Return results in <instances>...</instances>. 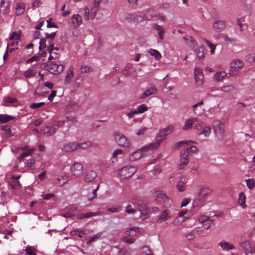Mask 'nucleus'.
<instances>
[{
  "instance_id": "nucleus-1",
  "label": "nucleus",
  "mask_w": 255,
  "mask_h": 255,
  "mask_svg": "<svg viewBox=\"0 0 255 255\" xmlns=\"http://www.w3.org/2000/svg\"><path fill=\"white\" fill-rule=\"evenodd\" d=\"M174 127L172 125H168L165 128L159 129L156 135V141L145 146L143 149H145L148 148H157L161 143L165 139L166 136L171 133Z\"/></svg>"
},
{
  "instance_id": "nucleus-2",
  "label": "nucleus",
  "mask_w": 255,
  "mask_h": 255,
  "mask_svg": "<svg viewBox=\"0 0 255 255\" xmlns=\"http://www.w3.org/2000/svg\"><path fill=\"white\" fill-rule=\"evenodd\" d=\"M136 171V169L133 166H125L118 172L119 176L122 179L131 177Z\"/></svg>"
},
{
  "instance_id": "nucleus-3",
  "label": "nucleus",
  "mask_w": 255,
  "mask_h": 255,
  "mask_svg": "<svg viewBox=\"0 0 255 255\" xmlns=\"http://www.w3.org/2000/svg\"><path fill=\"white\" fill-rule=\"evenodd\" d=\"M194 74L196 87L197 88L201 87L204 83V75L202 70L200 68H195Z\"/></svg>"
},
{
  "instance_id": "nucleus-4",
  "label": "nucleus",
  "mask_w": 255,
  "mask_h": 255,
  "mask_svg": "<svg viewBox=\"0 0 255 255\" xmlns=\"http://www.w3.org/2000/svg\"><path fill=\"white\" fill-rule=\"evenodd\" d=\"M45 69L51 73L56 74L60 73L63 71L64 66L62 64L57 65L52 62H49V63L47 64L46 66H45Z\"/></svg>"
},
{
  "instance_id": "nucleus-5",
  "label": "nucleus",
  "mask_w": 255,
  "mask_h": 255,
  "mask_svg": "<svg viewBox=\"0 0 255 255\" xmlns=\"http://www.w3.org/2000/svg\"><path fill=\"white\" fill-rule=\"evenodd\" d=\"M114 135L116 141L120 146L125 147L129 146L130 143L124 135L119 132H115Z\"/></svg>"
},
{
  "instance_id": "nucleus-6",
  "label": "nucleus",
  "mask_w": 255,
  "mask_h": 255,
  "mask_svg": "<svg viewBox=\"0 0 255 255\" xmlns=\"http://www.w3.org/2000/svg\"><path fill=\"white\" fill-rule=\"evenodd\" d=\"M195 219L196 221L194 224H198L197 223H199L206 229H209L213 223V221L210 220L208 217L206 216H201L195 218Z\"/></svg>"
},
{
  "instance_id": "nucleus-7",
  "label": "nucleus",
  "mask_w": 255,
  "mask_h": 255,
  "mask_svg": "<svg viewBox=\"0 0 255 255\" xmlns=\"http://www.w3.org/2000/svg\"><path fill=\"white\" fill-rule=\"evenodd\" d=\"M153 197L156 201L160 202L167 203L169 204L170 200L165 193L161 191H156L153 194Z\"/></svg>"
},
{
  "instance_id": "nucleus-8",
  "label": "nucleus",
  "mask_w": 255,
  "mask_h": 255,
  "mask_svg": "<svg viewBox=\"0 0 255 255\" xmlns=\"http://www.w3.org/2000/svg\"><path fill=\"white\" fill-rule=\"evenodd\" d=\"M71 171L73 175L78 177L83 173V166L79 162H76L71 166Z\"/></svg>"
},
{
  "instance_id": "nucleus-9",
  "label": "nucleus",
  "mask_w": 255,
  "mask_h": 255,
  "mask_svg": "<svg viewBox=\"0 0 255 255\" xmlns=\"http://www.w3.org/2000/svg\"><path fill=\"white\" fill-rule=\"evenodd\" d=\"M145 147V146L143 147V148H142L140 149H138V150L135 151L133 153H132L131 154H130L129 157V160L132 161H134L136 160H138L141 158V157L143 155V152H146L149 149L152 150V149H154V148H146V149H144L143 148Z\"/></svg>"
},
{
  "instance_id": "nucleus-10",
  "label": "nucleus",
  "mask_w": 255,
  "mask_h": 255,
  "mask_svg": "<svg viewBox=\"0 0 255 255\" xmlns=\"http://www.w3.org/2000/svg\"><path fill=\"white\" fill-rule=\"evenodd\" d=\"M212 192L211 188L208 186H202L199 190L198 197L205 201V199L207 196L210 195Z\"/></svg>"
},
{
  "instance_id": "nucleus-11",
  "label": "nucleus",
  "mask_w": 255,
  "mask_h": 255,
  "mask_svg": "<svg viewBox=\"0 0 255 255\" xmlns=\"http://www.w3.org/2000/svg\"><path fill=\"white\" fill-rule=\"evenodd\" d=\"M191 151V147H189L186 150H182L180 153V161L182 163L183 165H186L189 161V159L188 158L189 156V152Z\"/></svg>"
},
{
  "instance_id": "nucleus-12",
  "label": "nucleus",
  "mask_w": 255,
  "mask_h": 255,
  "mask_svg": "<svg viewBox=\"0 0 255 255\" xmlns=\"http://www.w3.org/2000/svg\"><path fill=\"white\" fill-rule=\"evenodd\" d=\"M213 129L216 133L222 134L224 132V126L219 121H215L213 122Z\"/></svg>"
},
{
  "instance_id": "nucleus-13",
  "label": "nucleus",
  "mask_w": 255,
  "mask_h": 255,
  "mask_svg": "<svg viewBox=\"0 0 255 255\" xmlns=\"http://www.w3.org/2000/svg\"><path fill=\"white\" fill-rule=\"evenodd\" d=\"M203 104L202 101L192 106V109L195 115L197 116H201L204 112V109L201 106Z\"/></svg>"
},
{
  "instance_id": "nucleus-14",
  "label": "nucleus",
  "mask_w": 255,
  "mask_h": 255,
  "mask_svg": "<svg viewBox=\"0 0 255 255\" xmlns=\"http://www.w3.org/2000/svg\"><path fill=\"white\" fill-rule=\"evenodd\" d=\"M71 21L74 27H79L82 24V16L79 14H73L71 17Z\"/></svg>"
},
{
  "instance_id": "nucleus-15",
  "label": "nucleus",
  "mask_w": 255,
  "mask_h": 255,
  "mask_svg": "<svg viewBox=\"0 0 255 255\" xmlns=\"http://www.w3.org/2000/svg\"><path fill=\"white\" fill-rule=\"evenodd\" d=\"M241 246L245 252L246 255H248V254H252L254 251V249L251 246L249 241H245L242 242Z\"/></svg>"
},
{
  "instance_id": "nucleus-16",
  "label": "nucleus",
  "mask_w": 255,
  "mask_h": 255,
  "mask_svg": "<svg viewBox=\"0 0 255 255\" xmlns=\"http://www.w3.org/2000/svg\"><path fill=\"white\" fill-rule=\"evenodd\" d=\"M10 2V0H1L0 7L3 14L8 12Z\"/></svg>"
},
{
  "instance_id": "nucleus-17",
  "label": "nucleus",
  "mask_w": 255,
  "mask_h": 255,
  "mask_svg": "<svg viewBox=\"0 0 255 255\" xmlns=\"http://www.w3.org/2000/svg\"><path fill=\"white\" fill-rule=\"evenodd\" d=\"M97 174L96 171L90 170L85 175L84 181L86 183L91 182L97 177Z\"/></svg>"
},
{
  "instance_id": "nucleus-18",
  "label": "nucleus",
  "mask_w": 255,
  "mask_h": 255,
  "mask_svg": "<svg viewBox=\"0 0 255 255\" xmlns=\"http://www.w3.org/2000/svg\"><path fill=\"white\" fill-rule=\"evenodd\" d=\"M62 149L66 152L73 151L77 149V143L75 142L68 143L63 146Z\"/></svg>"
},
{
  "instance_id": "nucleus-19",
  "label": "nucleus",
  "mask_w": 255,
  "mask_h": 255,
  "mask_svg": "<svg viewBox=\"0 0 255 255\" xmlns=\"http://www.w3.org/2000/svg\"><path fill=\"white\" fill-rule=\"evenodd\" d=\"M225 27V24L224 21L219 20L214 23L213 25V28L214 31L220 32L223 30Z\"/></svg>"
},
{
  "instance_id": "nucleus-20",
  "label": "nucleus",
  "mask_w": 255,
  "mask_h": 255,
  "mask_svg": "<svg viewBox=\"0 0 255 255\" xmlns=\"http://www.w3.org/2000/svg\"><path fill=\"white\" fill-rule=\"evenodd\" d=\"M157 89L155 87H151L147 89L145 92L143 93L140 98L144 99L147 97L150 96L152 95H154L157 92Z\"/></svg>"
},
{
  "instance_id": "nucleus-21",
  "label": "nucleus",
  "mask_w": 255,
  "mask_h": 255,
  "mask_svg": "<svg viewBox=\"0 0 255 255\" xmlns=\"http://www.w3.org/2000/svg\"><path fill=\"white\" fill-rule=\"evenodd\" d=\"M87 233L86 231H83L80 229H75L70 232V235L71 237L77 236L79 238H81L83 235H86Z\"/></svg>"
},
{
  "instance_id": "nucleus-22",
  "label": "nucleus",
  "mask_w": 255,
  "mask_h": 255,
  "mask_svg": "<svg viewBox=\"0 0 255 255\" xmlns=\"http://www.w3.org/2000/svg\"><path fill=\"white\" fill-rule=\"evenodd\" d=\"M219 245L224 250L228 251L234 250L235 249V247L233 245L225 241L221 242L219 244Z\"/></svg>"
},
{
  "instance_id": "nucleus-23",
  "label": "nucleus",
  "mask_w": 255,
  "mask_h": 255,
  "mask_svg": "<svg viewBox=\"0 0 255 255\" xmlns=\"http://www.w3.org/2000/svg\"><path fill=\"white\" fill-rule=\"evenodd\" d=\"M190 216L191 212L190 210L182 211L178 213V218H183V219L180 221L181 223L185 221L186 219L190 218Z\"/></svg>"
},
{
  "instance_id": "nucleus-24",
  "label": "nucleus",
  "mask_w": 255,
  "mask_h": 255,
  "mask_svg": "<svg viewBox=\"0 0 255 255\" xmlns=\"http://www.w3.org/2000/svg\"><path fill=\"white\" fill-rule=\"evenodd\" d=\"M74 76V68L71 67L67 71V75L66 76L65 83L66 84H69L71 82V78Z\"/></svg>"
},
{
  "instance_id": "nucleus-25",
  "label": "nucleus",
  "mask_w": 255,
  "mask_h": 255,
  "mask_svg": "<svg viewBox=\"0 0 255 255\" xmlns=\"http://www.w3.org/2000/svg\"><path fill=\"white\" fill-rule=\"evenodd\" d=\"M64 123V121H58L56 124L53 125L50 128V135L54 134L56 131L58 130L59 128L62 126Z\"/></svg>"
},
{
  "instance_id": "nucleus-26",
  "label": "nucleus",
  "mask_w": 255,
  "mask_h": 255,
  "mask_svg": "<svg viewBox=\"0 0 255 255\" xmlns=\"http://www.w3.org/2000/svg\"><path fill=\"white\" fill-rule=\"evenodd\" d=\"M67 182V179L66 177L61 176L56 179L54 182V184L62 187Z\"/></svg>"
},
{
  "instance_id": "nucleus-27",
  "label": "nucleus",
  "mask_w": 255,
  "mask_h": 255,
  "mask_svg": "<svg viewBox=\"0 0 255 255\" xmlns=\"http://www.w3.org/2000/svg\"><path fill=\"white\" fill-rule=\"evenodd\" d=\"M246 196L243 192H241L239 195L238 203L242 207L245 208L246 207Z\"/></svg>"
},
{
  "instance_id": "nucleus-28",
  "label": "nucleus",
  "mask_w": 255,
  "mask_h": 255,
  "mask_svg": "<svg viewBox=\"0 0 255 255\" xmlns=\"http://www.w3.org/2000/svg\"><path fill=\"white\" fill-rule=\"evenodd\" d=\"M170 217L168 211H163L159 218H158L157 222L159 223H162V222L165 221L166 220L169 219Z\"/></svg>"
},
{
  "instance_id": "nucleus-29",
  "label": "nucleus",
  "mask_w": 255,
  "mask_h": 255,
  "mask_svg": "<svg viewBox=\"0 0 255 255\" xmlns=\"http://www.w3.org/2000/svg\"><path fill=\"white\" fill-rule=\"evenodd\" d=\"M231 67L233 68H239L241 69L243 66L244 64L243 62L240 60H234L231 64Z\"/></svg>"
},
{
  "instance_id": "nucleus-30",
  "label": "nucleus",
  "mask_w": 255,
  "mask_h": 255,
  "mask_svg": "<svg viewBox=\"0 0 255 255\" xmlns=\"http://www.w3.org/2000/svg\"><path fill=\"white\" fill-rule=\"evenodd\" d=\"M14 118V117L11 116L0 114V122L1 123H5L13 120Z\"/></svg>"
},
{
  "instance_id": "nucleus-31",
  "label": "nucleus",
  "mask_w": 255,
  "mask_h": 255,
  "mask_svg": "<svg viewBox=\"0 0 255 255\" xmlns=\"http://www.w3.org/2000/svg\"><path fill=\"white\" fill-rule=\"evenodd\" d=\"M206 53V50L203 45L199 47L196 51V54L199 58H203Z\"/></svg>"
},
{
  "instance_id": "nucleus-32",
  "label": "nucleus",
  "mask_w": 255,
  "mask_h": 255,
  "mask_svg": "<svg viewBox=\"0 0 255 255\" xmlns=\"http://www.w3.org/2000/svg\"><path fill=\"white\" fill-rule=\"evenodd\" d=\"M37 73L36 70L29 68L24 72V76L26 78H30L34 76Z\"/></svg>"
},
{
  "instance_id": "nucleus-33",
  "label": "nucleus",
  "mask_w": 255,
  "mask_h": 255,
  "mask_svg": "<svg viewBox=\"0 0 255 255\" xmlns=\"http://www.w3.org/2000/svg\"><path fill=\"white\" fill-rule=\"evenodd\" d=\"M77 143V149H86L92 145V143L90 141H85L82 143Z\"/></svg>"
},
{
  "instance_id": "nucleus-34",
  "label": "nucleus",
  "mask_w": 255,
  "mask_h": 255,
  "mask_svg": "<svg viewBox=\"0 0 255 255\" xmlns=\"http://www.w3.org/2000/svg\"><path fill=\"white\" fill-rule=\"evenodd\" d=\"M227 74L224 71H221L217 72L214 75V79L217 81H220L222 80L226 76Z\"/></svg>"
},
{
  "instance_id": "nucleus-35",
  "label": "nucleus",
  "mask_w": 255,
  "mask_h": 255,
  "mask_svg": "<svg viewBox=\"0 0 255 255\" xmlns=\"http://www.w3.org/2000/svg\"><path fill=\"white\" fill-rule=\"evenodd\" d=\"M235 89L234 86L232 85H224L221 87V91L225 93H229L231 91H234Z\"/></svg>"
},
{
  "instance_id": "nucleus-36",
  "label": "nucleus",
  "mask_w": 255,
  "mask_h": 255,
  "mask_svg": "<svg viewBox=\"0 0 255 255\" xmlns=\"http://www.w3.org/2000/svg\"><path fill=\"white\" fill-rule=\"evenodd\" d=\"M176 188L179 192L184 191L185 189V181L183 180L179 181L176 185Z\"/></svg>"
},
{
  "instance_id": "nucleus-37",
  "label": "nucleus",
  "mask_w": 255,
  "mask_h": 255,
  "mask_svg": "<svg viewBox=\"0 0 255 255\" xmlns=\"http://www.w3.org/2000/svg\"><path fill=\"white\" fill-rule=\"evenodd\" d=\"M211 128L210 127H206L203 129L202 130L201 132H200L199 134H204L205 137H209L211 133Z\"/></svg>"
},
{
  "instance_id": "nucleus-38",
  "label": "nucleus",
  "mask_w": 255,
  "mask_h": 255,
  "mask_svg": "<svg viewBox=\"0 0 255 255\" xmlns=\"http://www.w3.org/2000/svg\"><path fill=\"white\" fill-rule=\"evenodd\" d=\"M1 129L4 131L6 135L10 137L12 135L10 127L8 125H4L1 127Z\"/></svg>"
},
{
  "instance_id": "nucleus-39",
  "label": "nucleus",
  "mask_w": 255,
  "mask_h": 255,
  "mask_svg": "<svg viewBox=\"0 0 255 255\" xmlns=\"http://www.w3.org/2000/svg\"><path fill=\"white\" fill-rule=\"evenodd\" d=\"M102 234V232L98 233L97 234L95 235L94 236H92L90 240L87 242V244L88 245H90L93 242H96L97 240H98L101 236Z\"/></svg>"
},
{
  "instance_id": "nucleus-40",
  "label": "nucleus",
  "mask_w": 255,
  "mask_h": 255,
  "mask_svg": "<svg viewBox=\"0 0 255 255\" xmlns=\"http://www.w3.org/2000/svg\"><path fill=\"white\" fill-rule=\"evenodd\" d=\"M26 255H36V252L35 249L31 246H28L25 249Z\"/></svg>"
},
{
  "instance_id": "nucleus-41",
  "label": "nucleus",
  "mask_w": 255,
  "mask_h": 255,
  "mask_svg": "<svg viewBox=\"0 0 255 255\" xmlns=\"http://www.w3.org/2000/svg\"><path fill=\"white\" fill-rule=\"evenodd\" d=\"M148 52L152 56H154L156 59H159L161 58L160 53L156 50L153 49H150L148 50Z\"/></svg>"
},
{
  "instance_id": "nucleus-42",
  "label": "nucleus",
  "mask_w": 255,
  "mask_h": 255,
  "mask_svg": "<svg viewBox=\"0 0 255 255\" xmlns=\"http://www.w3.org/2000/svg\"><path fill=\"white\" fill-rule=\"evenodd\" d=\"M204 202V201L198 197V199H195L192 202V208H195V207H198L199 206H200L202 205V204Z\"/></svg>"
},
{
  "instance_id": "nucleus-43",
  "label": "nucleus",
  "mask_w": 255,
  "mask_h": 255,
  "mask_svg": "<svg viewBox=\"0 0 255 255\" xmlns=\"http://www.w3.org/2000/svg\"><path fill=\"white\" fill-rule=\"evenodd\" d=\"M24 8L21 4L17 3L15 6V13L17 15H20L23 13Z\"/></svg>"
},
{
  "instance_id": "nucleus-44",
  "label": "nucleus",
  "mask_w": 255,
  "mask_h": 255,
  "mask_svg": "<svg viewBox=\"0 0 255 255\" xmlns=\"http://www.w3.org/2000/svg\"><path fill=\"white\" fill-rule=\"evenodd\" d=\"M148 110V108L144 105L142 104L139 106L135 110L137 114H141L146 111Z\"/></svg>"
},
{
  "instance_id": "nucleus-45",
  "label": "nucleus",
  "mask_w": 255,
  "mask_h": 255,
  "mask_svg": "<svg viewBox=\"0 0 255 255\" xmlns=\"http://www.w3.org/2000/svg\"><path fill=\"white\" fill-rule=\"evenodd\" d=\"M84 11L83 16L84 20L88 21L90 19V7L86 6L84 8Z\"/></svg>"
},
{
  "instance_id": "nucleus-46",
  "label": "nucleus",
  "mask_w": 255,
  "mask_h": 255,
  "mask_svg": "<svg viewBox=\"0 0 255 255\" xmlns=\"http://www.w3.org/2000/svg\"><path fill=\"white\" fill-rule=\"evenodd\" d=\"M125 211L128 214H134L136 213L137 211L132 208L131 205L128 204L126 207Z\"/></svg>"
},
{
  "instance_id": "nucleus-47",
  "label": "nucleus",
  "mask_w": 255,
  "mask_h": 255,
  "mask_svg": "<svg viewBox=\"0 0 255 255\" xmlns=\"http://www.w3.org/2000/svg\"><path fill=\"white\" fill-rule=\"evenodd\" d=\"M247 186L250 189H252L255 187V182L253 179H249L246 180Z\"/></svg>"
},
{
  "instance_id": "nucleus-48",
  "label": "nucleus",
  "mask_w": 255,
  "mask_h": 255,
  "mask_svg": "<svg viewBox=\"0 0 255 255\" xmlns=\"http://www.w3.org/2000/svg\"><path fill=\"white\" fill-rule=\"evenodd\" d=\"M204 41L207 43L208 46L210 48V52L212 54H213L215 52V50L216 47V45L212 43L210 41L208 40L204 39Z\"/></svg>"
},
{
  "instance_id": "nucleus-49",
  "label": "nucleus",
  "mask_w": 255,
  "mask_h": 255,
  "mask_svg": "<svg viewBox=\"0 0 255 255\" xmlns=\"http://www.w3.org/2000/svg\"><path fill=\"white\" fill-rule=\"evenodd\" d=\"M20 39V35L19 34L15 32H13L12 33L10 37V40H16V41L19 40ZM17 43H18V41H16L15 42V44H17Z\"/></svg>"
},
{
  "instance_id": "nucleus-50",
  "label": "nucleus",
  "mask_w": 255,
  "mask_h": 255,
  "mask_svg": "<svg viewBox=\"0 0 255 255\" xmlns=\"http://www.w3.org/2000/svg\"><path fill=\"white\" fill-rule=\"evenodd\" d=\"M133 19L135 21L139 22L142 20L143 17L137 13H133Z\"/></svg>"
},
{
  "instance_id": "nucleus-51",
  "label": "nucleus",
  "mask_w": 255,
  "mask_h": 255,
  "mask_svg": "<svg viewBox=\"0 0 255 255\" xmlns=\"http://www.w3.org/2000/svg\"><path fill=\"white\" fill-rule=\"evenodd\" d=\"M44 104L45 103L44 102H40L39 103H32L30 104L29 107L32 109H37L44 105Z\"/></svg>"
},
{
  "instance_id": "nucleus-52",
  "label": "nucleus",
  "mask_w": 255,
  "mask_h": 255,
  "mask_svg": "<svg viewBox=\"0 0 255 255\" xmlns=\"http://www.w3.org/2000/svg\"><path fill=\"white\" fill-rule=\"evenodd\" d=\"M11 186L13 189H19L21 185L19 181H12Z\"/></svg>"
},
{
  "instance_id": "nucleus-53",
  "label": "nucleus",
  "mask_w": 255,
  "mask_h": 255,
  "mask_svg": "<svg viewBox=\"0 0 255 255\" xmlns=\"http://www.w3.org/2000/svg\"><path fill=\"white\" fill-rule=\"evenodd\" d=\"M141 253L145 254L146 255L148 254H151L152 253L151 250H150L149 248L147 246H144L141 249L140 251Z\"/></svg>"
},
{
  "instance_id": "nucleus-54",
  "label": "nucleus",
  "mask_w": 255,
  "mask_h": 255,
  "mask_svg": "<svg viewBox=\"0 0 255 255\" xmlns=\"http://www.w3.org/2000/svg\"><path fill=\"white\" fill-rule=\"evenodd\" d=\"M46 39L45 38L41 39L40 42H39V50H41V49L44 48L46 47Z\"/></svg>"
},
{
  "instance_id": "nucleus-55",
  "label": "nucleus",
  "mask_w": 255,
  "mask_h": 255,
  "mask_svg": "<svg viewBox=\"0 0 255 255\" xmlns=\"http://www.w3.org/2000/svg\"><path fill=\"white\" fill-rule=\"evenodd\" d=\"M191 128V120L188 119L185 123V125L183 128V130H187Z\"/></svg>"
},
{
  "instance_id": "nucleus-56",
  "label": "nucleus",
  "mask_w": 255,
  "mask_h": 255,
  "mask_svg": "<svg viewBox=\"0 0 255 255\" xmlns=\"http://www.w3.org/2000/svg\"><path fill=\"white\" fill-rule=\"evenodd\" d=\"M41 131L43 133H49L50 134V127L45 126H43L41 128Z\"/></svg>"
},
{
  "instance_id": "nucleus-57",
  "label": "nucleus",
  "mask_w": 255,
  "mask_h": 255,
  "mask_svg": "<svg viewBox=\"0 0 255 255\" xmlns=\"http://www.w3.org/2000/svg\"><path fill=\"white\" fill-rule=\"evenodd\" d=\"M33 151L34 149L33 148H31L30 149L28 150L26 152L22 153V154H21V155H22L23 158H24L25 157H27L28 155H31L33 153Z\"/></svg>"
},
{
  "instance_id": "nucleus-58",
  "label": "nucleus",
  "mask_w": 255,
  "mask_h": 255,
  "mask_svg": "<svg viewBox=\"0 0 255 255\" xmlns=\"http://www.w3.org/2000/svg\"><path fill=\"white\" fill-rule=\"evenodd\" d=\"M85 217H86V218H87L99 215V213L98 212H90L87 213H85Z\"/></svg>"
},
{
  "instance_id": "nucleus-59",
  "label": "nucleus",
  "mask_w": 255,
  "mask_h": 255,
  "mask_svg": "<svg viewBox=\"0 0 255 255\" xmlns=\"http://www.w3.org/2000/svg\"><path fill=\"white\" fill-rule=\"evenodd\" d=\"M224 41L226 42H229L232 44H233L236 41V38H234L232 37H230L229 36H226L224 37Z\"/></svg>"
},
{
  "instance_id": "nucleus-60",
  "label": "nucleus",
  "mask_w": 255,
  "mask_h": 255,
  "mask_svg": "<svg viewBox=\"0 0 255 255\" xmlns=\"http://www.w3.org/2000/svg\"><path fill=\"white\" fill-rule=\"evenodd\" d=\"M51 20H52L51 18H49L48 20H47V27L48 28H51V27L57 28L58 26L55 23H52L51 22Z\"/></svg>"
},
{
  "instance_id": "nucleus-61",
  "label": "nucleus",
  "mask_w": 255,
  "mask_h": 255,
  "mask_svg": "<svg viewBox=\"0 0 255 255\" xmlns=\"http://www.w3.org/2000/svg\"><path fill=\"white\" fill-rule=\"evenodd\" d=\"M45 39H53L56 36V32H52L51 34H49L48 33H45Z\"/></svg>"
},
{
  "instance_id": "nucleus-62",
  "label": "nucleus",
  "mask_w": 255,
  "mask_h": 255,
  "mask_svg": "<svg viewBox=\"0 0 255 255\" xmlns=\"http://www.w3.org/2000/svg\"><path fill=\"white\" fill-rule=\"evenodd\" d=\"M3 100L6 103H14L16 101L15 99L11 97H5Z\"/></svg>"
},
{
  "instance_id": "nucleus-63",
  "label": "nucleus",
  "mask_w": 255,
  "mask_h": 255,
  "mask_svg": "<svg viewBox=\"0 0 255 255\" xmlns=\"http://www.w3.org/2000/svg\"><path fill=\"white\" fill-rule=\"evenodd\" d=\"M190 202L189 198L184 199L181 203V207H185L187 206Z\"/></svg>"
},
{
  "instance_id": "nucleus-64",
  "label": "nucleus",
  "mask_w": 255,
  "mask_h": 255,
  "mask_svg": "<svg viewBox=\"0 0 255 255\" xmlns=\"http://www.w3.org/2000/svg\"><path fill=\"white\" fill-rule=\"evenodd\" d=\"M153 27L158 32H159L160 33H161V32L164 30L162 27L159 25H158L157 24H154Z\"/></svg>"
}]
</instances>
